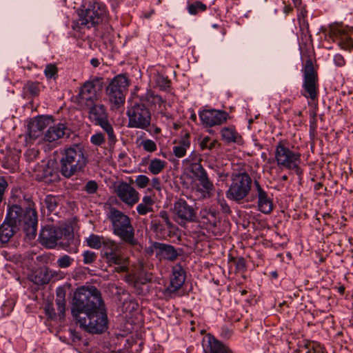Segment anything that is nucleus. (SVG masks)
<instances>
[{
	"label": "nucleus",
	"instance_id": "f257e3e1",
	"mask_svg": "<svg viewBox=\"0 0 353 353\" xmlns=\"http://www.w3.org/2000/svg\"><path fill=\"white\" fill-rule=\"evenodd\" d=\"M80 327L90 333H101L108 323L104 302L94 286H81L74 292L71 308Z\"/></svg>",
	"mask_w": 353,
	"mask_h": 353
},
{
	"label": "nucleus",
	"instance_id": "f03ea898",
	"mask_svg": "<svg viewBox=\"0 0 353 353\" xmlns=\"http://www.w3.org/2000/svg\"><path fill=\"white\" fill-rule=\"evenodd\" d=\"M38 224L37 213L35 209L29 207L26 209L18 205H13L8 210L3 223L0 225V242L7 243L21 226L26 235L30 239L37 234Z\"/></svg>",
	"mask_w": 353,
	"mask_h": 353
},
{
	"label": "nucleus",
	"instance_id": "7ed1b4c3",
	"mask_svg": "<svg viewBox=\"0 0 353 353\" xmlns=\"http://www.w3.org/2000/svg\"><path fill=\"white\" fill-rule=\"evenodd\" d=\"M158 98L159 97L154 95L151 91H148L145 94L135 98L127 111L128 126L147 130L150 126L152 120L149 108Z\"/></svg>",
	"mask_w": 353,
	"mask_h": 353
},
{
	"label": "nucleus",
	"instance_id": "20e7f679",
	"mask_svg": "<svg viewBox=\"0 0 353 353\" xmlns=\"http://www.w3.org/2000/svg\"><path fill=\"white\" fill-rule=\"evenodd\" d=\"M88 163L83 150L79 145L65 148L62 152L60 160V172L61 174L70 178L84 170Z\"/></svg>",
	"mask_w": 353,
	"mask_h": 353
},
{
	"label": "nucleus",
	"instance_id": "39448f33",
	"mask_svg": "<svg viewBox=\"0 0 353 353\" xmlns=\"http://www.w3.org/2000/svg\"><path fill=\"white\" fill-rule=\"evenodd\" d=\"M108 219L112 223L114 234L131 245L137 243L134 238V229L128 216L115 208H110Z\"/></svg>",
	"mask_w": 353,
	"mask_h": 353
},
{
	"label": "nucleus",
	"instance_id": "423d86ee",
	"mask_svg": "<svg viewBox=\"0 0 353 353\" xmlns=\"http://www.w3.org/2000/svg\"><path fill=\"white\" fill-rule=\"evenodd\" d=\"M84 9L79 14L78 26L80 28H90L103 21L107 18V8L99 0H92L85 3Z\"/></svg>",
	"mask_w": 353,
	"mask_h": 353
},
{
	"label": "nucleus",
	"instance_id": "0eeeda50",
	"mask_svg": "<svg viewBox=\"0 0 353 353\" xmlns=\"http://www.w3.org/2000/svg\"><path fill=\"white\" fill-rule=\"evenodd\" d=\"M102 255L110 265L117 266V272H128L129 259L122 254L121 243L108 238L102 249Z\"/></svg>",
	"mask_w": 353,
	"mask_h": 353
},
{
	"label": "nucleus",
	"instance_id": "6e6552de",
	"mask_svg": "<svg viewBox=\"0 0 353 353\" xmlns=\"http://www.w3.org/2000/svg\"><path fill=\"white\" fill-rule=\"evenodd\" d=\"M231 185L226 192L228 199L241 202L247 197L251 190L252 180L246 172H239L232 175Z\"/></svg>",
	"mask_w": 353,
	"mask_h": 353
},
{
	"label": "nucleus",
	"instance_id": "1a4fd4ad",
	"mask_svg": "<svg viewBox=\"0 0 353 353\" xmlns=\"http://www.w3.org/2000/svg\"><path fill=\"white\" fill-rule=\"evenodd\" d=\"M303 82L301 94L307 99L314 100L319 93L318 74L311 59L306 60L303 69Z\"/></svg>",
	"mask_w": 353,
	"mask_h": 353
},
{
	"label": "nucleus",
	"instance_id": "9d476101",
	"mask_svg": "<svg viewBox=\"0 0 353 353\" xmlns=\"http://www.w3.org/2000/svg\"><path fill=\"white\" fill-rule=\"evenodd\" d=\"M275 159L278 166L289 170H299L301 154L291 150L283 141H279L275 148Z\"/></svg>",
	"mask_w": 353,
	"mask_h": 353
},
{
	"label": "nucleus",
	"instance_id": "9b49d317",
	"mask_svg": "<svg viewBox=\"0 0 353 353\" xmlns=\"http://www.w3.org/2000/svg\"><path fill=\"white\" fill-rule=\"evenodd\" d=\"M128 86V81L124 75L116 76L106 88V93L110 102L116 105L123 104Z\"/></svg>",
	"mask_w": 353,
	"mask_h": 353
},
{
	"label": "nucleus",
	"instance_id": "f8f14e48",
	"mask_svg": "<svg viewBox=\"0 0 353 353\" xmlns=\"http://www.w3.org/2000/svg\"><path fill=\"white\" fill-rule=\"evenodd\" d=\"M172 212L174 221L181 226L194 221L196 219L194 208L184 199H179L174 203Z\"/></svg>",
	"mask_w": 353,
	"mask_h": 353
},
{
	"label": "nucleus",
	"instance_id": "ddd939ff",
	"mask_svg": "<svg viewBox=\"0 0 353 353\" xmlns=\"http://www.w3.org/2000/svg\"><path fill=\"white\" fill-rule=\"evenodd\" d=\"M101 88V85L98 80L86 81L81 88L79 92L80 104L84 105L97 102L98 99L97 92Z\"/></svg>",
	"mask_w": 353,
	"mask_h": 353
},
{
	"label": "nucleus",
	"instance_id": "4468645a",
	"mask_svg": "<svg viewBox=\"0 0 353 353\" xmlns=\"http://www.w3.org/2000/svg\"><path fill=\"white\" fill-rule=\"evenodd\" d=\"M191 172L201 186V188L199 190H201L202 195L204 197L210 196L214 190V187L212 181L209 179L205 170L200 163H193Z\"/></svg>",
	"mask_w": 353,
	"mask_h": 353
},
{
	"label": "nucleus",
	"instance_id": "2eb2a0df",
	"mask_svg": "<svg viewBox=\"0 0 353 353\" xmlns=\"http://www.w3.org/2000/svg\"><path fill=\"white\" fill-rule=\"evenodd\" d=\"M119 199L129 207H132L139 200V193L126 182L120 183L115 190Z\"/></svg>",
	"mask_w": 353,
	"mask_h": 353
},
{
	"label": "nucleus",
	"instance_id": "dca6fc26",
	"mask_svg": "<svg viewBox=\"0 0 353 353\" xmlns=\"http://www.w3.org/2000/svg\"><path fill=\"white\" fill-rule=\"evenodd\" d=\"M199 116L205 126L212 127L221 125L225 122L228 114L225 111L212 109L199 112Z\"/></svg>",
	"mask_w": 353,
	"mask_h": 353
},
{
	"label": "nucleus",
	"instance_id": "f3484780",
	"mask_svg": "<svg viewBox=\"0 0 353 353\" xmlns=\"http://www.w3.org/2000/svg\"><path fill=\"white\" fill-rule=\"evenodd\" d=\"M63 234V230L55 227H46L40 232L39 241L47 248H54L61 239Z\"/></svg>",
	"mask_w": 353,
	"mask_h": 353
},
{
	"label": "nucleus",
	"instance_id": "a211bd4d",
	"mask_svg": "<svg viewBox=\"0 0 353 353\" xmlns=\"http://www.w3.org/2000/svg\"><path fill=\"white\" fill-rule=\"evenodd\" d=\"M90 103L82 105V107L87 110L89 121L96 125L107 119L108 113L104 105L97 102Z\"/></svg>",
	"mask_w": 353,
	"mask_h": 353
},
{
	"label": "nucleus",
	"instance_id": "6ab92c4d",
	"mask_svg": "<svg viewBox=\"0 0 353 353\" xmlns=\"http://www.w3.org/2000/svg\"><path fill=\"white\" fill-rule=\"evenodd\" d=\"M202 347L203 353H233L229 347L216 339L210 334L203 336Z\"/></svg>",
	"mask_w": 353,
	"mask_h": 353
},
{
	"label": "nucleus",
	"instance_id": "aec40b11",
	"mask_svg": "<svg viewBox=\"0 0 353 353\" xmlns=\"http://www.w3.org/2000/svg\"><path fill=\"white\" fill-rule=\"evenodd\" d=\"M152 252H154L156 256L159 260H167L170 261H174L178 257L179 253L174 246L154 242L152 245Z\"/></svg>",
	"mask_w": 353,
	"mask_h": 353
},
{
	"label": "nucleus",
	"instance_id": "412c9836",
	"mask_svg": "<svg viewBox=\"0 0 353 353\" xmlns=\"http://www.w3.org/2000/svg\"><path fill=\"white\" fill-rule=\"evenodd\" d=\"M254 191L256 193V197L258 199L257 205L259 210L264 214H270L273 210L272 199L257 181H254Z\"/></svg>",
	"mask_w": 353,
	"mask_h": 353
},
{
	"label": "nucleus",
	"instance_id": "4be33fe9",
	"mask_svg": "<svg viewBox=\"0 0 353 353\" xmlns=\"http://www.w3.org/2000/svg\"><path fill=\"white\" fill-rule=\"evenodd\" d=\"M185 280V274L183 268L180 265H176L172 268V274L170 277V284L168 288L170 292H175L181 288Z\"/></svg>",
	"mask_w": 353,
	"mask_h": 353
},
{
	"label": "nucleus",
	"instance_id": "5701e85b",
	"mask_svg": "<svg viewBox=\"0 0 353 353\" xmlns=\"http://www.w3.org/2000/svg\"><path fill=\"white\" fill-rule=\"evenodd\" d=\"M172 147V152L177 158L185 156L187 150L190 147V134L185 133L178 141H175Z\"/></svg>",
	"mask_w": 353,
	"mask_h": 353
},
{
	"label": "nucleus",
	"instance_id": "b1692460",
	"mask_svg": "<svg viewBox=\"0 0 353 353\" xmlns=\"http://www.w3.org/2000/svg\"><path fill=\"white\" fill-rule=\"evenodd\" d=\"M66 127L63 123H58L50 126L45 132L44 140L48 142L56 141L64 137Z\"/></svg>",
	"mask_w": 353,
	"mask_h": 353
},
{
	"label": "nucleus",
	"instance_id": "393cba45",
	"mask_svg": "<svg viewBox=\"0 0 353 353\" xmlns=\"http://www.w3.org/2000/svg\"><path fill=\"white\" fill-rule=\"evenodd\" d=\"M221 134L222 139L227 143H234L241 145L243 143L241 136L233 127L223 128L221 131Z\"/></svg>",
	"mask_w": 353,
	"mask_h": 353
},
{
	"label": "nucleus",
	"instance_id": "a878e982",
	"mask_svg": "<svg viewBox=\"0 0 353 353\" xmlns=\"http://www.w3.org/2000/svg\"><path fill=\"white\" fill-rule=\"evenodd\" d=\"M19 155L16 151L9 150L1 161L2 166L11 171L15 170L18 167Z\"/></svg>",
	"mask_w": 353,
	"mask_h": 353
},
{
	"label": "nucleus",
	"instance_id": "bb28decb",
	"mask_svg": "<svg viewBox=\"0 0 353 353\" xmlns=\"http://www.w3.org/2000/svg\"><path fill=\"white\" fill-rule=\"evenodd\" d=\"M154 204V201L152 196L145 195L143 196L141 202L137 205V211L139 215H145L153 212Z\"/></svg>",
	"mask_w": 353,
	"mask_h": 353
},
{
	"label": "nucleus",
	"instance_id": "cd10ccee",
	"mask_svg": "<svg viewBox=\"0 0 353 353\" xmlns=\"http://www.w3.org/2000/svg\"><path fill=\"white\" fill-rule=\"evenodd\" d=\"M298 353H325V350L316 342L306 341L299 346Z\"/></svg>",
	"mask_w": 353,
	"mask_h": 353
},
{
	"label": "nucleus",
	"instance_id": "c85d7f7f",
	"mask_svg": "<svg viewBox=\"0 0 353 353\" xmlns=\"http://www.w3.org/2000/svg\"><path fill=\"white\" fill-rule=\"evenodd\" d=\"M96 125L100 126L107 134L109 145H113L117 141V137L114 134L113 127L109 121L108 117Z\"/></svg>",
	"mask_w": 353,
	"mask_h": 353
},
{
	"label": "nucleus",
	"instance_id": "c756f323",
	"mask_svg": "<svg viewBox=\"0 0 353 353\" xmlns=\"http://www.w3.org/2000/svg\"><path fill=\"white\" fill-rule=\"evenodd\" d=\"M56 305L60 318H63L65 311V292L63 288H58L56 291Z\"/></svg>",
	"mask_w": 353,
	"mask_h": 353
},
{
	"label": "nucleus",
	"instance_id": "7c9ffc66",
	"mask_svg": "<svg viewBox=\"0 0 353 353\" xmlns=\"http://www.w3.org/2000/svg\"><path fill=\"white\" fill-rule=\"evenodd\" d=\"M108 239V237L92 234L87 238L86 241L89 247L98 250L103 248L105 241Z\"/></svg>",
	"mask_w": 353,
	"mask_h": 353
},
{
	"label": "nucleus",
	"instance_id": "2f4dec72",
	"mask_svg": "<svg viewBox=\"0 0 353 353\" xmlns=\"http://www.w3.org/2000/svg\"><path fill=\"white\" fill-rule=\"evenodd\" d=\"M167 162L159 159H153L148 165L149 171L154 175L161 173L166 167Z\"/></svg>",
	"mask_w": 353,
	"mask_h": 353
},
{
	"label": "nucleus",
	"instance_id": "473e14b6",
	"mask_svg": "<svg viewBox=\"0 0 353 353\" xmlns=\"http://www.w3.org/2000/svg\"><path fill=\"white\" fill-rule=\"evenodd\" d=\"M338 43L343 50L350 51L353 48V40L345 34L339 35Z\"/></svg>",
	"mask_w": 353,
	"mask_h": 353
},
{
	"label": "nucleus",
	"instance_id": "72a5a7b5",
	"mask_svg": "<svg viewBox=\"0 0 353 353\" xmlns=\"http://www.w3.org/2000/svg\"><path fill=\"white\" fill-rule=\"evenodd\" d=\"M206 9V5L201 1H196L193 3L188 4V10L190 14H196L199 12L205 11Z\"/></svg>",
	"mask_w": 353,
	"mask_h": 353
},
{
	"label": "nucleus",
	"instance_id": "f704fd0d",
	"mask_svg": "<svg viewBox=\"0 0 353 353\" xmlns=\"http://www.w3.org/2000/svg\"><path fill=\"white\" fill-rule=\"evenodd\" d=\"M23 90L26 92H28L32 97L37 96L40 91L39 83L37 82L31 81H29L25 84Z\"/></svg>",
	"mask_w": 353,
	"mask_h": 353
},
{
	"label": "nucleus",
	"instance_id": "c9c22d12",
	"mask_svg": "<svg viewBox=\"0 0 353 353\" xmlns=\"http://www.w3.org/2000/svg\"><path fill=\"white\" fill-rule=\"evenodd\" d=\"M58 199L56 196L47 195L44 200L45 206L50 212H54L57 206Z\"/></svg>",
	"mask_w": 353,
	"mask_h": 353
},
{
	"label": "nucleus",
	"instance_id": "e433bc0d",
	"mask_svg": "<svg viewBox=\"0 0 353 353\" xmlns=\"http://www.w3.org/2000/svg\"><path fill=\"white\" fill-rule=\"evenodd\" d=\"M73 261L74 259L72 258L67 254H64L57 259V263L60 268H67L72 265Z\"/></svg>",
	"mask_w": 353,
	"mask_h": 353
},
{
	"label": "nucleus",
	"instance_id": "4c0bfd02",
	"mask_svg": "<svg viewBox=\"0 0 353 353\" xmlns=\"http://www.w3.org/2000/svg\"><path fill=\"white\" fill-rule=\"evenodd\" d=\"M202 219H206L211 225H216V212L214 211L204 210L201 212Z\"/></svg>",
	"mask_w": 353,
	"mask_h": 353
},
{
	"label": "nucleus",
	"instance_id": "58836bf2",
	"mask_svg": "<svg viewBox=\"0 0 353 353\" xmlns=\"http://www.w3.org/2000/svg\"><path fill=\"white\" fill-rule=\"evenodd\" d=\"M154 80L156 84L162 89H165L169 87L170 81L168 79V77L158 74L157 76L154 77Z\"/></svg>",
	"mask_w": 353,
	"mask_h": 353
},
{
	"label": "nucleus",
	"instance_id": "ea45409f",
	"mask_svg": "<svg viewBox=\"0 0 353 353\" xmlns=\"http://www.w3.org/2000/svg\"><path fill=\"white\" fill-rule=\"evenodd\" d=\"M136 185L140 188H145L150 183V179L146 175H138L134 181Z\"/></svg>",
	"mask_w": 353,
	"mask_h": 353
},
{
	"label": "nucleus",
	"instance_id": "a19ab883",
	"mask_svg": "<svg viewBox=\"0 0 353 353\" xmlns=\"http://www.w3.org/2000/svg\"><path fill=\"white\" fill-rule=\"evenodd\" d=\"M216 145V141L212 140L210 137H206L200 142V147L203 150H212Z\"/></svg>",
	"mask_w": 353,
	"mask_h": 353
},
{
	"label": "nucleus",
	"instance_id": "79ce46f5",
	"mask_svg": "<svg viewBox=\"0 0 353 353\" xmlns=\"http://www.w3.org/2000/svg\"><path fill=\"white\" fill-rule=\"evenodd\" d=\"M57 73V68L54 64H48L44 69V74L46 78L52 79L55 77Z\"/></svg>",
	"mask_w": 353,
	"mask_h": 353
},
{
	"label": "nucleus",
	"instance_id": "37998d69",
	"mask_svg": "<svg viewBox=\"0 0 353 353\" xmlns=\"http://www.w3.org/2000/svg\"><path fill=\"white\" fill-rule=\"evenodd\" d=\"M97 254L95 252L90 250L85 251L83 253V261L84 264H91L97 259Z\"/></svg>",
	"mask_w": 353,
	"mask_h": 353
},
{
	"label": "nucleus",
	"instance_id": "c03bdc74",
	"mask_svg": "<svg viewBox=\"0 0 353 353\" xmlns=\"http://www.w3.org/2000/svg\"><path fill=\"white\" fill-rule=\"evenodd\" d=\"M90 142L97 146H101L105 143V137L103 133L97 132L90 137Z\"/></svg>",
	"mask_w": 353,
	"mask_h": 353
},
{
	"label": "nucleus",
	"instance_id": "a18cd8bd",
	"mask_svg": "<svg viewBox=\"0 0 353 353\" xmlns=\"http://www.w3.org/2000/svg\"><path fill=\"white\" fill-rule=\"evenodd\" d=\"M141 145L145 151L149 152H152L157 150V145L155 142L151 139L142 141Z\"/></svg>",
	"mask_w": 353,
	"mask_h": 353
},
{
	"label": "nucleus",
	"instance_id": "49530a36",
	"mask_svg": "<svg viewBox=\"0 0 353 353\" xmlns=\"http://www.w3.org/2000/svg\"><path fill=\"white\" fill-rule=\"evenodd\" d=\"M39 150L35 148L27 150L25 153V157L28 162L34 161L39 156Z\"/></svg>",
	"mask_w": 353,
	"mask_h": 353
},
{
	"label": "nucleus",
	"instance_id": "de8ad7c7",
	"mask_svg": "<svg viewBox=\"0 0 353 353\" xmlns=\"http://www.w3.org/2000/svg\"><path fill=\"white\" fill-rule=\"evenodd\" d=\"M98 189V185L94 181H89L85 186V190L88 194H94Z\"/></svg>",
	"mask_w": 353,
	"mask_h": 353
},
{
	"label": "nucleus",
	"instance_id": "09e8293b",
	"mask_svg": "<svg viewBox=\"0 0 353 353\" xmlns=\"http://www.w3.org/2000/svg\"><path fill=\"white\" fill-rule=\"evenodd\" d=\"M46 314L51 319H54L57 316L55 310L51 303H48L45 306Z\"/></svg>",
	"mask_w": 353,
	"mask_h": 353
},
{
	"label": "nucleus",
	"instance_id": "8fccbe9b",
	"mask_svg": "<svg viewBox=\"0 0 353 353\" xmlns=\"http://www.w3.org/2000/svg\"><path fill=\"white\" fill-rule=\"evenodd\" d=\"M199 161V158L196 153L194 152H192L190 156L184 160V162H188L190 163V171L192 172V165L193 163H198L197 161Z\"/></svg>",
	"mask_w": 353,
	"mask_h": 353
},
{
	"label": "nucleus",
	"instance_id": "3c124183",
	"mask_svg": "<svg viewBox=\"0 0 353 353\" xmlns=\"http://www.w3.org/2000/svg\"><path fill=\"white\" fill-rule=\"evenodd\" d=\"M159 216L168 228H172V223L170 221L169 216L165 211H161Z\"/></svg>",
	"mask_w": 353,
	"mask_h": 353
},
{
	"label": "nucleus",
	"instance_id": "603ef678",
	"mask_svg": "<svg viewBox=\"0 0 353 353\" xmlns=\"http://www.w3.org/2000/svg\"><path fill=\"white\" fill-rule=\"evenodd\" d=\"M8 184L3 177L0 176V202L2 201L3 199L4 192L7 187Z\"/></svg>",
	"mask_w": 353,
	"mask_h": 353
},
{
	"label": "nucleus",
	"instance_id": "864d4df0",
	"mask_svg": "<svg viewBox=\"0 0 353 353\" xmlns=\"http://www.w3.org/2000/svg\"><path fill=\"white\" fill-rule=\"evenodd\" d=\"M334 62L336 66L342 67L345 64V61L344 57L339 54H336L334 57Z\"/></svg>",
	"mask_w": 353,
	"mask_h": 353
},
{
	"label": "nucleus",
	"instance_id": "5fc2aeb1",
	"mask_svg": "<svg viewBox=\"0 0 353 353\" xmlns=\"http://www.w3.org/2000/svg\"><path fill=\"white\" fill-rule=\"evenodd\" d=\"M152 187L156 190L161 191V184L159 178L154 177L152 179Z\"/></svg>",
	"mask_w": 353,
	"mask_h": 353
},
{
	"label": "nucleus",
	"instance_id": "6e6d98bb",
	"mask_svg": "<svg viewBox=\"0 0 353 353\" xmlns=\"http://www.w3.org/2000/svg\"><path fill=\"white\" fill-rule=\"evenodd\" d=\"M236 265L237 269H239V270H242V269L245 268V259L242 257L238 259L236 262Z\"/></svg>",
	"mask_w": 353,
	"mask_h": 353
},
{
	"label": "nucleus",
	"instance_id": "4d7b16f0",
	"mask_svg": "<svg viewBox=\"0 0 353 353\" xmlns=\"http://www.w3.org/2000/svg\"><path fill=\"white\" fill-rule=\"evenodd\" d=\"M221 335L224 338H230L231 336V330L227 327L222 329Z\"/></svg>",
	"mask_w": 353,
	"mask_h": 353
},
{
	"label": "nucleus",
	"instance_id": "13d9d810",
	"mask_svg": "<svg viewBox=\"0 0 353 353\" xmlns=\"http://www.w3.org/2000/svg\"><path fill=\"white\" fill-rule=\"evenodd\" d=\"M90 63L91 65L94 67V68H97L99 65L100 64V62L99 61L98 59L97 58H92L91 60H90Z\"/></svg>",
	"mask_w": 353,
	"mask_h": 353
},
{
	"label": "nucleus",
	"instance_id": "bf43d9fd",
	"mask_svg": "<svg viewBox=\"0 0 353 353\" xmlns=\"http://www.w3.org/2000/svg\"><path fill=\"white\" fill-rule=\"evenodd\" d=\"M292 8L290 6L285 5L283 8V12L285 14H289L292 11Z\"/></svg>",
	"mask_w": 353,
	"mask_h": 353
},
{
	"label": "nucleus",
	"instance_id": "052dcab7",
	"mask_svg": "<svg viewBox=\"0 0 353 353\" xmlns=\"http://www.w3.org/2000/svg\"><path fill=\"white\" fill-rule=\"evenodd\" d=\"M52 170L50 168H48L46 170L44 171V173L43 174L42 176L43 178H46L48 175L51 174Z\"/></svg>",
	"mask_w": 353,
	"mask_h": 353
},
{
	"label": "nucleus",
	"instance_id": "680f3d73",
	"mask_svg": "<svg viewBox=\"0 0 353 353\" xmlns=\"http://www.w3.org/2000/svg\"><path fill=\"white\" fill-rule=\"evenodd\" d=\"M190 119L192 121H196V114L194 112L191 114Z\"/></svg>",
	"mask_w": 353,
	"mask_h": 353
},
{
	"label": "nucleus",
	"instance_id": "e2e57ef3",
	"mask_svg": "<svg viewBox=\"0 0 353 353\" xmlns=\"http://www.w3.org/2000/svg\"><path fill=\"white\" fill-rule=\"evenodd\" d=\"M338 291L340 294H343L345 291V288L343 286H341L340 288H339Z\"/></svg>",
	"mask_w": 353,
	"mask_h": 353
},
{
	"label": "nucleus",
	"instance_id": "0e129e2a",
	"mask_svg": "<svg viewBox=\"0 0 353 353\" xmlns=\"http://www.w3.org/2000/svg\"><path fill=\"white\" fill-rule=\"evenodd\" d=\"M292 1L296 6H297L298 5H299L301 3V0H292Z\"/></svg>",
	"mask_w": 353,
	"mask_h": 353
},
{
	"label": "nucleus",
	"instance_id": "69168bd1",
	"mask_svg": "<svg viewBox=\"0 0 353 353\" xmlns=\"http://www.w3.org/2000/svg\"><path fill=\"white\" fill-rule=\"evenodd\" d=\"M41 121H38V123H37V125H38V129H39V130H41V129H42V126H41V124H40V123H41Z\"/></svg>",
	"mask_w": 353,
	"mask_h": 353
},
{
	"label": "nucleus",
	"instance_id": "338daca9",
	"mask_svg": "<svg viewBox=\"0 0 353 353\" xmlns=\"http://www.w3.org/2000/svg\"><path fill=\"white\" fill-rule=\"evenodd\" d=\"M282 179H283V181H286V180H288V176H287L286 175H283V176H282Z\"/></svg>",
	"mask_w": 353,
	"mask_h": 353
},
{
	"label": "nucleus",
	"instance_id": "774afa93",
	"mask_svg": "<svg viewBox=\"0 0 353 353\" xmlns=\"http://www.w3.org/2000/svg\"><path fill=\"white\" fill-rule=\"evenodd\" d=\"M212 26H213V28H216L217 25L216 24H214Z\"/></svg>",
	"mask_w": 353,
	"mask_h": 353
}]
</instances>
